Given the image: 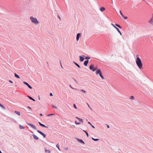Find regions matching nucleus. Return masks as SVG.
I'll use <instances>...</instances> for the list:
<instances>
[{
	"mask_svg": "<svg viewBox=\"0 0 153 153\" xmlns=\"http://www.w3.org/2000/svg\"><path fill=\"white\" fill-rule=\"evenodd\" d=\"M81 36V33H78L76 35V40L77 41H78L80 37Z\"/></svg>",
	"mask_w": 153,
	"mask_h": 153,
	"instance_id": "obj_10",
	"label": "nucleus"
},
{
	"mask_svg": "<svg viewBox=\"0 0 153 153\" xmlns=\"http://www.w3.org/2000/svg\"><path fill=\"white\" fill-rule=\"evenodd\" d=\"M42 127H45L46 126H45L44 124H42V125H41V126Z\"/></svg>",
	"mask_w": 153,
	"mask_h": 153,
	"instance_id": "obj_33",
	"label": "nucleus"
},
{
	"mask_svg": "<svg viewBox=\"0 0 153 153\" xmlns=\"http://www.w3.org/2000/svg\"><path fill=\"white\" fill-rule=\"evenodd\" d=\"M73 106H74V107L76 109H77V107H76V104H73Z\"/></svg>",
	"mask_w": 153,
	"mask_h": 153,
	"instance_id": "obj_35",
	"label": "nucleus"
},
{
	"mask_svg": "<svg viewBox=\"0 0 153 153\" xmlns=\"http://www.w3.org/2000/svg\"><path fill=\"white\" fill-rule=\"evenodd\" d=\"M27 108L28 110H30V112H28V113H31V112L32 111V109L29 106H27Z\"/></svg>",
	"mask_w": 153,
	"mask_h": 153,
	"instance_id": "obj_14",
	"label": "nucleus"
},
{
	"mask_svg": "<svg viewBox=\"0 0 153 153\" xmlns=\"http://www.w3.org/2000/svg\"><path fill=\"white\" fill-rule=\"evenodd\" d=\"M52 108H54L55 109H57V107L53 105H52Z\"/></svg>",
	"mask_w": 153,
	"mask_h": 153,
	"instance_id": "obj_30",
	"label": "nucleus"
},
{
	"mask_svg": "<svg viewBox=\"0 0 153 153\" xmlns=\"http://www.w3.org/2000/svg\"><path fill=\"white\" fill-rule=\"evenodd\" d=\"M29 110V111H28V112H30V110Z\"/></svg>",
	"mask_w": 153,
	"mask_h": 153,
	"instance_id": "obj_56",
	"label": "nucleus"
},
{
	"mask_svg": "<svg viewBox=\"0 0 153 153\" xmlns=\"http://www.w3.org/2000/svg\"><path fill=\"white\" fill-rule=\"evenodd\" d=\"M86 120L87 121H88V119H86Z\"/></svg>",
	"mask_w": 153,
	"mask_h": 153,
	"instance_id": "obj_55",
	"label": "nucleus"
},
{
	"mask_svg": "<svg viewBox=\"0 0 153 153\" xmlns=\"http://www.w3.org/2000/svg\"><path fill=\"white\" fill-rule=\"evenodd\" d=\"M45 127L46 128H48V126H46V127Z\"/></svg>",
	"mask_w": 153,
	"mask_h": 153,
	"instance_id": "obj_54",
	"label": "nucleus"
},
{
	"mask_svg": "<svg viewBox=\"0 0 153 153\" xmlns=\"http://www.w3.org/2000/svg\"><path fill=\"white\" fill-rule=\"evenodd\" d=\"M14 112L19 116H20V113L19 111H15Z\"/></svg>",
	"mask_w": 153,
	"mask_h": 153,
	"instance_id": "obj_17",
	"label": "nucleus"
},
{
	"mask_svg": "<svg viewBox=\"0 0 153 153\" xmlns=\"http://www.w3.org/2000/svg\"><path fill=\"white\" fill-rule=\"evenodd\" d=\"M50 96H53V94H52V93H51L50 94Z\"/></svg>",
	"mask_w": 153,
	"mask_h": 153,
	"instance_id": "obj_41",
	"label": "nucleus"
},
{
	"mask_svg": "<svg viewBox=\"0 0 153 153\" xmlns=\"http://www.w3.org/2000/svg\"><path fill=\"white\" fill-rule=\"evenodd\" d=\"M27 97L29 98L30 100H32L33 101H35V99H34L32 97H31L30 96H28Z\"/></svg>",
	"mask_w": 153,
	"mask_h": 153,
	"instance_id": "obj_16",
	"label": "nucleus"
},
{
	"mask_svg": "<svg viewBox=\"0 0 153 153\" xmlns=\"http://www.w3.org/2000/svg\"><path fill=\"white\" fill-rule=\"evenodd\" d=\"M149 22L150 24H152V23L153 22V19L152 18H151L149 21Z\"/></svg>",
	"mask_w": 153,
	"mask_h": 153,
	"instance_id": "obj_21",
	"label": "nucleus"
},
{
	"mask_svg": "<svg viewBox=\"0 0 153 153\" xmlns=\"http://www.w3.org/2000/svg\"><path fill=\"white\" fill-rule=\"evenodd\" d=\"M115 25L116 26H117V27H119V28H122V27L120 25H119L118 24H115Z\"/></svg>",
	"mask_w": 153,
	"mask_h": 153,
	"instance_id": "obj_25",
	"label": "nucleus"
},
{
	"mask_svg": "<svg viewBox=\"0 0 153 153\" xmlns=\"http://www.w3.org/2000/svg\"><path fill=\"white\" fill-rule=\"evenodd\" d=\"M91 126L92 128H95V127L94 126L92 125Z\"/></svg>",
	"mask_w": 153,
	"mask_h": 153,
	"instance_id": "obj_48",
	"label": "nucleus"
},
{
	"mask_svg": "<svg viewBox=\"0 0 153 153\" xmlns=\"http://www.w3.org/2000/svg\"><path fill=\"white\" fill-rule=\"evenodd\" d=\"M79 121H80L81 123H83V120H82V119H81V118H79Z\"/></svg>",
	"mask_w": 153,
	"mask_h": 153,
	"instance_id": "obj_27",
	"label": "nucleus"
},
{
	"mask_svg": "<svg viewBox=\"0 0 153 153\" xmlns=\"http://www.w3.org/2000/svg\"><path fill=\"white\" fill-rule=\"evenodd\" d=\"M85 133L86 134L88 137L89 136V135L87 132H86V133Z\"/></svg>",
	"mask_w": 153,
	"mask_h": 153,
	"instance_id": "obj_38",
	"label": "nucleus"
},
{
	"mask_svg": "<svg viewBox=\"0 0 153 153\" xmlns=\"http://www.w3.org/2000/svg\"><path fill=\"white\" fill-rule=\"evenodd\" d=\"M55 115V114H48L47 115V116L49 117V116H53V115Z\"/></svg>",
	"mask_w": 153,
	"mask_h": 153,
	"instance_id": "obj_22",
	"label": "nucleus"
},
{
	"mask_svg": "<svg viewBox=\"0 0 153 153\" xmlns=\"http://www.w3.org/2000/svg\"><path fill=\"white\" fill-rule=\"evenodd\" d=\"M77 140L79 143L82 144H85V142L82 139L77 138Z\"/></svg>",
	"mask_w": 153,
	"mask_h": 153,
	"instance_id": "obj_8",
	"label": "nucleus"
},
{
	"mask_svg": "<svg viewBox=\"0 0 153 153\" xmlns=\"http://www.w3.org/2000/svg\"><path fill=\"white\" fill-rule=\"evenodd\" d=\"M89 61L88 60H86L84 61V65L85 66H87L88 64V63Z\"/></svg>",
	"mask_w": 153,
	"mask_h": 153,
	"instance_id": "obj_11",
	"label": "nucleus"
},
{
	"mask_svg": "<svg viewBox=\"0 0 153 153\" xmlns=\"http://www.w3.org/2000/svg\"><path fill=\"white\" fill-rule=\"evenodd\" d=\"M56 147L58 148V149L59 150H60V149H59V144H57L56 145Z\"/></svg>",
	"mask_w": 153,
	"mask_h": 153,
	"instance_id": "obj_29",
	"label": "nucleus"
},
{
	"mask_svg": "<svg viewBox=\"0 0 153 153\" xmlns=\"http://www.w3.org/2000/svg\"><path fill=\"white\" fill-rule=\"evenodd\" d=\"M39 124V125L41 126V125H42V123H41L40 122H38Z\"/></svg>",
	"mask_w": 153,
	"mask_h": 153,
	"instance_id": "obj_43",
	"label": "nucleus"
},
{
	"mask_svg": "<svg viewBox=\"0 0 153 153\" xmlns=\"http://www.w3.org/2000/svg\"><path fill=\"white\" fill-rule=\"evenodd\" d=\"M111 25H112L113 27L115 28L116 29V30H117V31L121 35H122V33L120 31V30H119V29L116 26H115L114 25V24H113V23H111Z\"/></svg>",
	"mask_w": 153,
	"mask_h": 153,
	"instance_id": "obj_4",
	"label": "nucleus"
},
{
	"mask_svg": "<svg viewBox=\"0 0 153 153\" xmlns=\"http://www.w3.org/2000/svg\"><path fill=\"white\" fill-rule=\"evenodd\" d=\"M73 79L74 80V81H75L76 82H77V81H76V79Z\"/></svg>",
	"mask_w": 153,
	"mask_h": 153,
	"instance_id": "obj_52",
	"label": "nucleus"
},
{
	"mask_svg": "<svg viewBox=\"0 0 153 153\" xmlns=\"http://www.w3.org/2000/svg\"><path fill=\"white\" fill-rule=\"evenodd\" d=\"M30 19L31 22L35 24H38L39 23V22L36 18H34L32 16L30 17Z\"/></svg>",
	"mask_w": 153,
	"mask_h": 153,
	"instance_id": "obj_3",
	"label": "nucleus"
},
{
	"mask_svg": "<svg viewBox=\"0 0 153 153\" xmlns=\"http://www.w3.org/2000/svg\"><path fill=\"white\" fill-rule=\"evenodd\" d=\"M100 10L101 12H103L105 10V7H100Z\"/></svg>",
	"mask_w": 153,
	"mask_h": 153,
	"instance_id": "obj_13",
	"label": "nucleus"
},
{
	"mask_svg": "<svg viewBox=\"0 0 153 153\" xmlns=\"http://www.w3.org/2000/svg\"><path fill=\"white\" fill-rule=\"evenodd\" d=\"M106 125L107 126L108 128H110L109 126L107 124H106Z\"/></svg>",
	"mask_w": 153,
	"mask_h": 153,
	"instance_id": "obj_44",
	"label": "nucleus"
},
{
	"mask_svg": "<svg viewBox=\"0 0 153 153\" xmlns=\"http://www.w3.org/2000/svg\"><path fill=\"white\" fill-rule=\"evenodd\" d=\"M88 124H90V125H92V124L89 122H88Z\"/></svg>",
	"mask_w": 153,
	"mask_h": 153,
	"instance_id": "obj_45",
	"label": "nucleus"
},
{
	"mask_svg": "<svg viewBox=\"0 0 153 153\" xmlns=\"http://www.w3.org/2000/svg\"><path fill=\"white\" fill-rule=\"evenodd\" d=\"M83 131L85 133H86V131H85V130H83Z\"/></svg>",
	"mask_w": 153,
	"mask_h": 153,
	"instance_id": "obj_51",
	"label": "nucleus"
},
{
	"mask_svg": "<svg viewBox=\"0 0 153 153\" xmlns=\"http://www.w3.org/2000/svg\"><path fill=\"white\" fill-rule=\"evenodd\" d=\"M32 136H33L34 138L36 140H38L39 138L34 134H33Z\"/></svg>",
	"mask_w": 153,
	"mask_h": 153,
	"instance_id": "obj_12",
	"label": "nucleus"
},
{
	"mask_svg": "<svg viewBox=\"0 0 153 153\" xmlns=\"http://www.w3.org/2000/svg\"><path fill=\"white\" fill-rule=\"evenodd\" d=\"M0 106L2 108V109H3V110L6 109L5 107L1 103H0Z\"/></svg>",
	"mask_w": 153,
	"mask_h": 153,
	"instance_id": "obj_18",
	"label": "nucleus"
},
{
	"mask_svg": "<svg viewBox=\"0 0 153 153\" xmlns=\"http://www.w3.org/2000/svg\"><path fill=\"white\" fill-rule=\"evenodd\" d=\"M65 150H68V148H65Z\"/></svg>",
	"mask_w": 153,
	"mask_h": 153,
	"instance_id": "obj_50",
	"label": "nucleus"
},
{
	"mask_svg": "<svg viewBox=\"0 0 153 153\" xmlns=\"http://www.w3.org/2000/svg\"><path fill=\"white\" fill-rule=\"evenodd\" d=\"M85 59H86L87 60H88V59H89L91 57L89 56H85Z\"/></svg>",
	"mask_w": 153,
	"mask_h": 153,
	"instance_id": "obj_20",
	"label": "nucleus"
},
{
	"mask_svg": "<svg viewBox=\"0 0 153 153\" xmlns=\"http://www.w3.org/2000/svg\"><path fill=\"white\" fill-rule=\"evenodd\" d=\"M23 83L25 85H26L27 86H28V87L30 89H32V87L30 86V85L28 83H27V82H25V81H24L23 82Z\"/></svg>",
	"mask_w": 153,
	"mask_h": 153,
	"instance_id": "obj_9",
	"label": "nucleus"
},
{
	"mask_svg": "<svg viewBox=\"0 0 153 153\" xmlns=\"http://www.w3.org/2000/svg\"><path fill=\"white\" fill-rule=\"evenodd\" d=\"M15 77L17 78H20V77L19 75H17L16 73H14Z\"/></svg>",
	"mask_w": 153,
	"mask_h": 153,
	"instance_id": "obj_15",
	"label": "nucleus"
},
{
	"mask_svg": "<svg viewBox=\"0 0 153 153\" xmlns=\"http://www.w3.org/2000/svg\"><path fill=\"white\" fill-rule=\"evenodd\" d=\"M45 152H48V153H50L51 151L49 150L45 149Z\"/></svg>",
	"mask_w": 153,
	"mask_h": 153,
	"instance_id": "obj_26",
	"label": "nucleus"
},
{
	"mask_svg": "<svg viewBox=\"0 0 153 153\" xmlns=\"http://www.w3.org/2000/svg\"><path fill=\"white\" fill-rule=\"evenodd\" d=\"M87 105H88V107L90 108V109L91 110H92V109H91V108L90 107V106H89V105L88 104V103H87Z\"/></svg>",
	"mask_w": 153,
	"mask_h": 153,
	"instance_id": "obj_37",
	"label": "nucleus"
},
{
	"mask_svg": "<svg viewBox=\"0 0 153 153\" xmlns=\"http://www.w3.org/2000/svg\"><path fill=\"white\" fill-rule=\"evenodd\" d=\"M27 125H28L29 126H30L31 127H32V128H34V129H35L36 130V129H37L36 128V127L35 126H34V125H33L32 124H31V123H27Z\"/></svg>",
	"mask_w": 153,
	"mask_h": 153,
	"instance_id": "obj_7",
	"label": "nucleus"
},
{
	"mask_svg": "<svg viewBox=\"0 0 153 153\" xmlns=\"http://www.w3.org/2000/svg\"><path fill=\"white\" fill-rule=\"evenodd\" d=\"M70 87L72 89H75L72 87L71 85H70Z\"/></svg>",
	"mask_w": 153,
	"mask_h": 153,
	"instance_id": "obj_40",
	"label": "nucleus"
},
{
	"mask_svg": "<svg viewBox=\"0 0 153 153\" xmlns=\"http://www.w3.org/2000/svg\"><path fill=\"white\" fill-rule=\"evenodd\" d=\"M84 57H85V56L84 55L80 56H79V60L80 62H82L85 59Z\"/></svg>",
	"mask_w": 153,
	"mask_h": 153,
	"instance_id": "obj_6",
	"label": "nucleus"
},
{
	"mask_svg": "<svg viewBox=\"0 0 153 153\" xmlns=\"http://www.w3.org/2000/svg\"><path fill=\"white\" fill-rule=\"evenodd\" d=\"M139 55L138 54H137V55H136L137 58V57H139Z\"/></svg>",
	"mask_w": 153,
	"mask_h": 153,
	"instance_id": "obj_46",
	"label": "nucleus"
},
{
	"mask_svg": "<svg viewBox=\"0 0 153 153\" xmlns=\"http://www.w3.org/2000/svg\"><path fill=\"white\" fill-rule=\"evenodd\" d=\"M40 97H39V100H40Z\"/></svg>",
	"mask_w": 153,
	"mask_h": 153,
	"instance_id": "obj_53",
	"label": "nucleus"
},
{
	"mask_svg": "<svg viewBox=\"0 0 153 153\" xmlns=\"http://www.w3.org/2000/svg\"><path fill=\"white\" fill-rule=\"evenodd\" d=\"M81 91H82L83 93H85L86 92V91H85L83 90H81Z\"/></svg>",
	"mask_w": 153,
	"mask_h": 153,
	"instance_id": "obj_36",
	"label": "nucleus"
},
{
	"mask_svg": "<svg viewBox=\"0 0 153 153\" xmlns=\"http://www.w3.org/2000/svg\"><path fill=\"white\" fill-rule=\"evenodd\" d=\"M9 81L11 83H13V82L11 80H9Z\"/></svg>",
	"mask_w": 153,
	"mask_h": 153,
	"instance_id": "obj_42",
	"label": "nucleus"
},
{
	"mask_svg": "<svg viewBox=\"0 0 153 153\" xmlns=\"http://www.w3.org/2000/svg\"><path fill=\"white\" fill-rule=\"evenodd\" d=\"M122 17L124 18V19L126 20L128 18L127 16H125L124 15L122 16Z\"/></svg>",
	"mask_w": 153,
	"mask_h": 153,
	"instance_id": "obj_32",
	"label": "nucleus"
},
{
	"mask_svg": "<svg viewBox=\"0 0 153 153\" xmlns=\"http://www.w3.org/2000/svg\"><path fill=\"white\" fill-rule=\"evenodd\" d=\"M39 115L40 116H43V114H40Z\"/></svg>",
	"mask_w": 153,
	"mask_h": 153,
	"instance_id": "obj_47",
	"label": "nucleus"
},
{
	"mask_svg": "<svg viewBox=\"0 0 153 153\" xmlns=\"http://www.w3.org/2000/svg\"><path fill=\"white\" fill-rule=\"evenodd\" d=\"M74 64L79 68H80L81 67L77 63L75 62H73Z\"/></svg>",
	"mask_w": 153,
	"mask_h": 153,
	"instance_id": "obj_19",
	"label": "nucleus"
},
{
	"mask_svg": "<svg viewBox=\"0 0 153 153\" xmlns=\"http://www.w3.org/2000/svg\"><path fill=\"white\" fill-rule=\"evenodd\" d=\"M136 62L139 68L140 69H142L143 67V64L141 59L139 57H137V58H136Z\"/></svg>",
	"mask_w": 153,
	"mask_h": 153,
	"instance_id": "obj_2",
	"label": "nucleus"
},
{
	"mask_svg": "<svg viewBox=\"0 0 153 153\" xmlns=\"http://www.w3.org/2000/svg\"><path fill=\"white\" fill-rule=\"evenodd\" d=\"M76 119H78V120H79V119L80 118H79V117H76Z\"/></svg>",
	"mask_w": 153,
	"mask_h": 153,
	"instance_id": "obj_49",
	"label": "nucleus"
},
{
	"mask_svg": "<svg viewBox=\"0 0 153 153\" xmlns=\"http://www.w3.org/2000/svg\"><path fill=\"white\" fill-rule=\"evenodd\" d=\"M75 123L76 125H79L80 124V123L79 122H78L76 121H75Z\"/></svg>",
	"mask_w": 153,
	"mask_h": 153,
	"instance_id": "obj_28",
	"label": "nucleus"
},
{
	"mask_svg": "<svg viewBox=\"0 0 153 153\" xmlns=\"http://www.w3.org/2000/svg\"><path fill=\"white\" fill-rule=\"evenodd\" d=\"M130 99L132 100H133L134 99V97L133 96H131L130 97Z\"/></svg>",
	"mask_w": 153,
	"mask_h": 153,
	"instance_id": "obj_31",
	"label": "nucleus"
},
{
	"mask_svg": "<svg viewBox=\"0 0 153 153\" xmlns=\"http://www.w3.org/2000/svg\"><path fill=\"white\" fill-rule=\"evenodd\" d=\"M120 14H121V15L122 16H123V14L122 13L121 10H120Z\"/></svg>",
	"mask_w": 153,
	"mask_h": 153,
	"instance_id": "obj_34",
	"label": "nucleus"
},
{
	"mask_svg": "<svg viewBox=\"0 0 153 153\" xmlns=\"http://www.w3.org/2000/svg\"><path fill=\"white\" fill-rule=\"evenodd\" d=\"M19 128L20 129H25V128L24 127H23V126L21 125H19Z\"/></svg>",
	"mask_w": 153,
	"mask_h": 153,
	"instance_id": "obj_23",
	"label": "nucleus"
},
{
	"mask_svg": "<svg viewBox=\"0 0 153 153\" xmlns=\"http://www.w3.org/2000/svg\"><path fill=\"white\" fill-rule=\"evenodd\" d=\"M37 131L40 134L42 135L43 137L44 138L46 137V134H45L44 133L39 130H37Z\"/></svg>",
	"mask_w": 153,
	"mask_h": 153,
	"instance_id": "obj_5",
	"label": "nucleus"
},
{
	"mask_svg": "<svg viewBox=\"0 0 153 153\" xmlns=\"http://www.w3.org/2000/svg\"><path fill=\"white\" fill-rule=\"evenodd\" d=\"M89 68L90 70H92L93 71H96V75H97L99 74L102 79H104V76L102 75V72L100 69H98L97 68L94 67V65L92 64L90 66Z\"/></svg>",
	"mask_w": 153,
	"mask_h": 153,
	"instance_id": "obj_1",
	"label": "nucleus"
},
{
	"mask_svg": "<svg viewBox=\"0 0 153 153\" xmlns=\"http://www.w3.org/2000/svg\"><path fill=\"white\" fill-rule=\"evenodd\" d=\"M61 67L62 68H63L62 67V66L61 65Z\"/></svg>",
	"mask_w": 153,
	"mask_h": 153,
	"instance_id": "obj_57",
	"label": "nucleus"
},
{
	"mask_svg": "<svg viewBox=\"0 0 153 153\" xmlns=\"http://www.w3.org/2000/svg\"><path fill=\"white\" fill-rule=\"evenodd\" d=\"M92 139L94 141H97L99 140L98 139H95L93 137H92Z\"/></svg>",
	"mask_w": 153,
	"mask_h": 153,
	"instance_id": "obj_24",
	"label": "nucleus"
},
{
	"mask_svg": "<svg viewBox=\"0 0 153 153\" xmlns=\"http://www.w3.org/2000/svg\"><path fill=\"white\" fill-rule=\"evenodd\" d=\"M57 17L59 18V19L60 20H61V19L60 17L58 15Z\"/></svg>",
	"mask_w": 153,
	"mask_h": 153,
	"instance_id": "obj_39",
	"label": "nucleus"
}]
</instances>
